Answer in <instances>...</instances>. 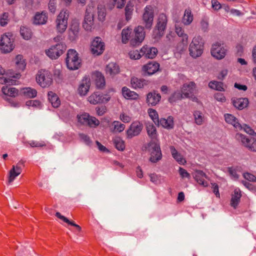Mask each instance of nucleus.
Returning a JSON list of instances; mask_svg holds the SVG:
<instances>
[{
    "instance_id": "39448f33",
    "label": "nucleus",
    "mask_w": 256,
    "mask_h": 256,
    "mask_svg": "<svg viewBox=\"0 0 256 256\" xmlns=\"http://www.w3.org/2000/svg\"><path fill=\"white\" fill-rule=\"evenodd\" d=\"M14 48V40L11 33L2 36L0 39V50L4 54L11 52Z\"/></svg>"
},
{
    "instance_id": "6e6552de",
    "label": "nucleus",
    "mask_w": 256,
    "mask_h": 256,
    "mask_svg": "<svg viewBox=\"0 0 256 256\" xmlns=\"http://www.w3.org/2000/svg\"><path fill=\"white\" fill-rule=\"evenodd\" d=\"M228 49L223 44L216 42L212 46L210 52L212 56L217 60L224 58L226 54Z\"/></svg>"
},
{
    "instance_id": "69168bd1",
    "label": "nucleus",
    "mask_w": 256,
    "mask_h": 256,
    "mask_svg": "<svg viewBox=\"0 0 256 256\" xmlns=\"http://www.w3.org/2000/svg\"><path fill=\"white\" fill-rule=\"evenodd\" d=\"M14 80L10 78H6L4 77H0V84H13Z\"/></svg>"
},
{
    "instance_id": "49530a36",
    "label": "nucleus",
    "mask_w": 256,
    "mask_h": 256,
    "mask_svg": "<svg viewBox=\"0 0 256 256\" xmlns=\"http://www.w3.org/2000/svg\"><path fill=\"white\" fill-rule=\"evenodd\" d=\"M20 33L22 37L25 40H28L32 38V32L30 29L26 26H22L20 27Z\"/></svg>"
},
{
    "instance_id": "4468645a",
    "label": "nucleus",
    "mask_w": 256,
    "mask_h": 256,
    "mask_svg": "<svg viewBox=\"0 0 256 256\" xmlns=\"http://www.w3.org/2000/svg\"><path fill=\"white\" fill-rule=\"evenodd\" d=\"M235 138L238 141L241 142L242 145L248 148L251 151H256V144L254 142V138H248L240 133H237L235 136Z\"/></svg>"
},
{
    "instance_id": "f03ea898",
    "label": "nucleus",
    "mask_w": 256,
    "mask_h": 256,
    "mask_svg": "<svg viewBox=\"0 0 256 256\" xmlns=\"http://www.w3.org/2000/svg\"><path fill=\"white\" fill-rule=\"evenodd\" d=\"M204 44V40L200 36L194 38L190 45V55L194 58L200 56L203 52Z\"/></svg>"
},
{
    "instance_id": "e433bc0d",
    "label": "nucleus",
    "mask_w": 256,
    "mask_h": 256,
    "mask_svg": "<svg viewBox=\"0 0 256 256\" xmlns=\"http://www.w3.org/2000/svg\"><path fill=\"white\" fill-rule=\"evenodd\" d=\"M134 6V1L130 0L125 8V16L127 21L130 20L132 17Z\"/></svg>"
},
{
    "instance_id": "393cba45",
    "label": "nucleus",
    "mask_w": 256,
    "mask_h": 256,
    "mask_svg": "<svg viewBox=\"0 0 256 256\" xmlns=\"http://www.w3.org/2000/svg\"><path fill=\"white\" fill-rule=\"evenodd\" d=\"M94 26L93 14L86 12L84 16V22L82 24L83 28L87 31H91Z\"/></svg>"
},
{
    "instance_id": "052dcab7",
    "label": "nucleus",
    "mask_w": 256,
    "mask_h": 256,
    "mask_svg": "<svg viewBox=\"0 0 256 256\" xmlns=\"http://www.w3.org/2000/svg\"><path fill=\"white\" fill-rule=\"evenodd\" d=\"M26 106L40 108L41 106V102L38 100H29L26 102Z\"/></svg>"
},
{
    "instance_id": "bb28decb",
    "label": "nucleus",
    "mask_w": 256,
    "mask_h": 256,
    "mask_svg": "<svg viewBox=\"0 0 256 256\" xmlns=\"http://www.w3.org/2000/svg\"><path fill=\"white\" fill-rule=\"evenodd\" d=\"M233 105L239 110H242L246 107L248 104L246 98H233L232 99Z\"/></svg>"
},
{
    "instance_id": "774afa93",
    "label": "nucleus",
    "mask_w": 256,
    "mask_h": 256,
    "mask_svg": "<svg viewBox=\"0 0 256 256\" xmlns=\"http://www.w3.org/2000/svg\"><path fill=\"white\" fill-rule=\"evenodd\" d=\"M214 97L215 99H216L217 100L220 101V102H225L226 100V98L224 96V95L222 93H220V92L216 93L214 94Z\"/></svg>"
},
{
    "instance_id": "a19ab883",
    "label": "nucleus",
    "mask_w": 256,
    "mask_h": 256,
    "mask_svg": "<svg viewBox=\"0 0 256 256\" xmlns=\"http://www.w3.org/2000/svg\"><path fill=\"white\" fill-rule=\"evenodd\" d=\"M15 62L16 68L18 70H24L26 66V62L24 59L23 56L21 54H18L16 56L15 58Z\"/></svg>"
},
{
    "instance_id": "4d7b16f0",
    "label": "nucleus",
    "mask_w": 256,
    "mask_h": 256,
    "mask_svg": "<svg viewBox=\"0 0 256 256\" xmlns=\"http://www.w3.org/2000/svg\"><path fill=\"white\" fill-rule=\"evenodd\" d=\"M24 144L27 146L28 144L32 148H38V147H42L46 146V144L44 142H36L34 140H32L30 142H24Z\"/></svg>"
},
{
    "instance_id": "58836bf2",
    "label": "nucleus",
    "mask_w": 256,
    "mask_h": 256,
    "mask_svg": "<svg viewBox=\"0 0 256 256\" xmlns=\"http://www.w3.org/2000/svg\"><path fill=\"white\" fill-rule=\"evenodd\" d=\"M170 148L172 157L180 164H184L186 162V160L182 158V156L178 152L174 146H170Z\"/></svg>"
},
{
    "instance_id": "473e14b6",
    "label": "nucleus",
    "mask_w": 256,
    "mask_h": 256,
    "mask_svg": "<svg viewBox=\"0 0 256 256\" xmlns=\"http://www.w3.org/2000/svg\"><path fill=\"white\" fill-rule=\"evenodd\" d=\"M21 94L26 98H34L37 95V91L36 89L27 87L21 90Z\"/></svg>"
},
{
    "instance_id": "37998d69",
    "label": "nucleus",
    "mask_w": 256,
    "mask_h": 256,
    "mask_svg": "<svg viewBox=\"0 0 256 256\" xmlns=\"http://www.w3.org/2000/svg\"><path fill=\"white\" fill-rule=\"evenodd\" d=\"M56 216L57 218H60L61 220H62V221H64V222L67 223L68 224L74 226L76 228V229L78 230V232L81 231L82 228H81V227L79 225L75 224L74 222H73V221H70L66 217L64 216H62L60 212H56Z\"/></svg>"
},
{
    "instance_id": "5701e85b",
    "label": "nucleus",
    "mask_w": 256,
    "mask_h": 256,
    "mask_svg": "<svg viewBox=\"0 0 256 256\" xmlns=\"http://www.w3.org/2000/svg\"><path fill=\"white\" fill-rule=\"evenodd\" d=\"M195 88V84L194 82H190L182 85L181 92L184 98H190L194 92Z\"/></svg>"
},
{
    "instance_id": "8fccbe9b",
    "label": "nucleus",
    "mask_w": 256,
    "mask_h": 256,
    "mask_svg": "<svg viewBox=\"0 0 256 256\" xmlns=\"http://www.w3.org/2000/svg\"><path fill=\"white\" fill-rule=\"evenodd\" d=\"M90 117V115L86 112H84L81 114H78L77 116L78 122L84 126L87 125V123L88 122Z\"/></svg>"
},
{
    "instance_id": "b1692460",
    "label": "nucleus",
    "mask_w": 256,
    "mask_h": 256,
    "mask_svg": "<svg viewBox=\"0 0 256 256\" xmlns=\"http://www.w3.org/2000/svg\"><path fill=\"white\" fill-rule=\"evenodd\" d=\"M160 94L153 91L148 94L146 102L148 106H156L160 102Z\"/></svg>"
},
{
    "instance_id": "680f3d73",
    "label": "nucleus",
    "mask_w": 256,
    "mask_h": 256,
    "mask_svg": "<svg viewBox=\"0 0 256 256\" xmlns=\"http://www.w3.org/2000/svg\"><path fill=\"white\" fill-rule=\"evenodd\" d=\"M56 8V0H50L48 4V8L50 11L54 14Z\"/></svg>"
},
{
    "instance_id": "412c9836",
    "label": "nucleus",
    "mask_w": 256,
    "mask_h": 256,
    "mask_svg": "<svg viewBox=\"0 0 256 256\" xmlns=\"http://www.w3.org/2000/svg\"><path fill=\"white\" fill-rule=\"evenodd\" d=\"M194 179L197 182L204 187L208 186V182L204 178H206V174L200 170H196L193 174Z\"/></svg>"
},
{
    "instance_id": "4c0bfd02",
    "label": "nucleus",
    "mask_w": 256,
    "mask_h": 256,
    "mask_svg": "<svg viewBox=\"0 0 256 256\" xmlns=\"http://www.w3.org/2000/svg\"><path fill=\"white\" fill-rule=\"evenodd\" d=\"M175 30L176 34L182 38V42L184 44H187L188 36L184 32V30L178 24H175Z\"/></svg>"
},
{
    "instance_id": "c85d7f7f",
    "label": "nucleus",
    "mask_w": 256,
    "mask_h": 256,
    "mask_svg": "<svg viewBox=\"0 0 256 256\" xmlns=\"http://www.w3.org/2000/svg\"><path fill=\"white\" fill-rule=\"evenodd\" d=\"M241 196L242 194L240 190L236 188L234 190V194L232 196L230 206L236 208L240 202Z\"/></svg>"
},
{
    "instance_id": "f3484780",
    "label": "nucleus",
    "mask_w": 256,
    "mask_h": 256,
    "mask_svg": "<svg viewBox=\"0 0 256 256\" xmlns=\"http://www.w3.org/2000/svg\"><path fill=\"white\" fill-rule=\"evenodd\" d=\"M143 128V125L139 122H132L128 129L126 131L127 136L131 138L134 136H138Z\"/></svg>"
},
{
    "instance_id": "0eeeda50",
    "label": "nucleus",
    "mask_w": 256,
    "mask_h": 256,
    "mask_svg": "<svg viewBox=\"0 0 256 256\" xmlns=\"http://www.w3.org/2000/svg\"><path fill=\"white\" fill-rule=\"evenodd\" d=\"M66 46L63 42L57 44L46 50V54L51 59H56L66 50Z\"/></svg>"
},
{
    "instance_id": "13d9d810",
    "label": "nucleus",
    "mask_w": 256,
    "mask_h": 256,
    "mask_svg": "<svg viewBox=\"0 0 256 256\" xmlns=\"http://www.w3.org/2000/svg\"><path fill=\"white\" fill-rule=\"evenodd\" d=\"M100 124V121L95 117L90 116L88 122L87 123L88 126L91 128H96Z\"/></svg>"
},
{
    "instance_id": "a878e982",
    "label": "nucleus",
    "mask_w": 256,
    "mask_h": 256,
    "mask_svg": "<svg viewBox=\"0 0 256 256\" xmlns=\"http://www.w3.org/2000/svg\"><path fill=\"white\" fill-rule=\"evenodd\" d=\"M48 20V16L46 13L42 12H36L34 16V23L36 24H44Z\"/></svg>"
},
{
    "instance_id": "2eb2a0df",
    "label": "nucleus",
    "mask_w": 256,
    "mask_h": 256,
    "mask_svg": "<svg viewBox=\"0 0 256 256\" xmlns=\"http://www.w3.org/2000/svg\"><path fill=\"white\" fill-rule=\"evenodd\" d=\"M80 22L76 19H73L68 30V37L70 40H76L79 35Z\"/></svg>"
},
{
    "instance_id": "cd10ccee",
    "label": "nucleus",
    "mask_w": 256,
    "mask_h": 256,
    "mask_svg": "<svg viewBox=\"0 0 256 256\" xmlns=\"http://www.w3.org/2000/svg\"><path fill=\"white\" fill-rule=\"evenodd\" d=\"M106 73L112 76L120 72L119 66L114 62H110L108 64L106 68Z\"/></svg>"
},
{
    "instance_id": "9d476101",
    "label": "nucleus",
    "mask_w": 256,
    "mask_h": 256,
    "mask_svg": "<svg viewBox=\"0 0 256 256\" xmlns=\"http://www.w3.org/2000/svg\"><path fill=\"white\" fill-rule=\"evenodd\" d=\"M154 17V10L151 6H146L142 15V24L146 28L150 30L152 26Z\"/></svg>"
},
{
    "instance_id": "7c9ffc66",
    "label": "nucleus",
    "mask_w": 256,
    "mask_h": 256,
    "mask_svg": "<svg viewBox=\"0 0 256 256\" xmlns=\"http://www.w3.org/2000/svg\"><path fill=\"white\" fill-rule=\"evenodd\" d=\"M96 86L98 88H102L105 86L106 82L104 76L99 72H96L94 74Z\"/></svg>"
},
{
    "instance_id": "79ce46f5",
    "label": "nucleus",
    "mask_w": 256,
    "mask_h": 256,
    "mask_svg": "<svg viewBox=\"0 0 256 256\" xmlns=\"http://www.w3.org/2000/svg\"><path fill=\"white\" fill-rule=\"evenodd\" d=\"M148 134L152 139H156L157 137L156 130L153 124L148 122L146 125Z\"/></svg>"
},
{
    "instance_id": "de8ad7c7",
    "label": "nucleus",
    "mask_w": 256,
    "mask_h": 256,
    "mask_svg": "<svg viewBox=\"0 0 256 256\" xmlns=\"http://www.w3.org/2000/svg\"><path fill=\"white\" fill-rule=\"evenodd\" d=\"M184 98L182 94L180 91H176L174 92L168 98V102L173 104L178 100H180Z\"/></svg>"
},
{
    "instance_id": "6ab92c4d",
    "label": "nucleus",
    "mask_w": 256,
    "mask_h": 256,
    "mask_svg": "<svg viewBox=\"0 0 256 256\" xmlns=\"http://www.w3.org/2000/svg\"><path fill=\"white\" fill-rule=\"evenodd\" d=\"M90 80L88 76H84L78 88V93L81 96H86L89 91Z\"/></svg>"
},
{
    "instance_id": "f8f14e48",
    "label": "nucleus",
    "mask_w": 256,
    "mask_h": 256,
    "mask_svg": "<svg viewBox=\"0 0 256 256\" xmlns=\"http://www.w3.org/2000/svg\"><path fill=\"white\" fill-rule=\"evenodd\" d=\"M134 37L130 40V43L132 46H135L140 44L145 38L144 28L141 26L136 27L134 30Z\"/></svg>"
},
{
    "instance_id": "423d86ee",
    "label": "nucleus",
    "mask_w": 256,
    "mask_h": 256,
    "mask_svg": "<svg viewBox=\"0 0 256 256\" xmlns=\"http://www.w3.org/2000/svg\"><path fill=\"white\" fill-rule=\"evenodd\" d=\"M36 80L42 87H48L52 82V75L49 71L41 70L36 74Z\"/></svg>"
},
{
    "instance_id": "0e129e2a",
    "label": "nucleus",
    "mask_w": 256,
    "mask_h": 256,
    "mask_svg": "<svg viewBox=\"0 0 256 256\" xmlns=\"http://www.w3.org/2000/svg\"><path fill=\"white\" fill-rule=\"evenodd\" d=\"M179 172L180 175L182 178H190V174L184 168L180 167L179 168Z\"/></svg>"
},
{
    "instance_id": "ddd939ff",
    "label": "nucleus",
    "mask_w": 256,
    "mask_h": 256,
    "mask_svg": "<svg viewBox=\"0 0 256 256\" xmlns=\"http://www.w3.org/2000/svg\"><path fill=\"white\" fill-rule=\"evenodd\" d=\"M104 43L100 37H96L91 42L90 50L96 56L102 54L104 50Z\"/></svg>"
},
{
    "instance_id": "a211bd4d",
    "label": "nucleus",
    "mask_w": 256,
    "mask_h": 256,
    "mask_svg": "<svg viewBox=\"0 0 256 256\" xmlns=\"http://www.w3.org/2000/svg\"><path fill=\"white\" fill-rule=\"evenodd\" d=\"M160 64L154 61H152L144 64L142 66V70L144 76H150L158 72Z\"/></svg>"
},
{
    "instance_id": "5fc2aeb1",
    "label": "nucleus",
    "mask_w": 256,
    "mask_h": 256,
    "mask_svg": "<svg viewBox=\"0 0 256 256\" xmlns=\"http://www.w3.org/2000/svg\"><path fill=\"white\" fill-rule=\"evenodd\" d=\"M194 118L195 122L198 125H202L204 119L202 114L200 111H196L194 112Z\"/></svg>"
},
{
    "instance_id": "6e6d98bb",
    "label": "nucleus",
    "mask_w": 256,
    "mask_h": 256,
    "mask_svg": "<svg viewBox=\"0 0 256 256\" xmlns=\"http://www.w3.org/2000/svg\"><path fill=\"white\" fill-rule=\"evenodd\" d=\"M9 14L5 12L0 15V26H5L9 22Z\"/></svg>"
},
{
    "instance_id": "dca6fc26",
    "label": "nucleus",
    "mask_w": 256,
    "mask_h": 256,
    "mask_svg": "<svg viewBox=\"0 0 256 256\" xmlns=\"http://www.w3.org/2000/svg\"><path fill=\"white\" fill-rule=\"evenodd\" d=\"M25 162L22 160H20L16 166H12V169L9 172L8 182L14 181L15 178L22 172V168L24 166Z\"/></svg>"
},
{
    "instance_id": "1a4fd4ad",
    "label": "nucleus",
    "mask_w": 256,
    "mask_h": 256,
    "mask_svg": "<svg viewBox=\"0 0 256 256\" xmlns=\"http://www.w3.org/2000/svg\"><path fill=\"white\" fill-rule=\"evenodd\" d=\"M149 151L150 152V160L154 163L161 160L162 154L160 144L155 142H150L149 144Z\"/></svg>"
},
{
    "instance_id": "7ed1b4c3",
    "label": "nucleus",
    "mask_w": 256,
    "mask_h": 256,
    "mask_svg": "<svg viewBox=\"0 0 256 256\" xmlns=\"http://www.w3.org/2000/svg\"><path fill=\"white\" fill-rule=\"evenodd\" d=\"M66 62L67 68L70 70H78L81 63L78 54L76 50L70 49L68 51Z\"/></svg>"
},
{
    "instance_id": "c756f323",
    "label": "nucleus",
    "mask_w": 256,
    "mask_h": 256,
    "mask_svg": "<svg viewBox=\"0 0 256 256\" xmlns=\"http://www.w3.org/2000/svg\"><path fill=\"white\" fill-rule=\"evenodd\" d=\"M132 86L133 88H142L148 84V81L144 79H140L136 77L132 78L130 80Z\"/></svg>"
},
{
    "instance_id": "09e8293b",
    "label": "nucleus",
    "mask_w": 256,
    "mask_h": 256,
    "mask_svg": "<svg viewBox=\"0 0 256 256\" xmlns=\"http://www.w3.org/2000/svg\"><path fill=\"white\" fill-rule=\"evenodd\" d=\"M113 142L118 150L123 151L125 149L124 142L120 138H116L114 139Z\"/></svg>"
},
{
    "instance_id": "c03bdc74",
    "label": "nucleus",
    "mask_w": 256,
    "mask_h": 256,
    "mask_svg": "<svg viewBox=\"0 0 256 256\" xmlns=\"http://www.w3.org/2000/svg\"><path fill=\"white\" fill-rule=\"evenodd\" d=\"M132 33V28H124L122 32V42L124 44H126L128 40L131 38V34Z\"/></svg>"
},
{
    "instance_id": "e2e57ef3",
    "label": "nucleus",
    "mask_w": 256,
    "mask_h": 256,
    "mask_svg": "<svg viewBox=\"0 0 256 256\" xmlns=\"http://www.w3.org/2000/svg\"><path fill=\"white\" fill-rule=\"evenodd\" d=\"M243 176L246 180H247L250 182H254L256 180L255 176L248 172L244 173L243 174Z\"/></svg>"
},
{
    "instance_id": "f257e3e1",
    "label": "nucleus",
    "mask_w": 256,
    "mask_h": 256,
    "mask_svg": "<svg viewBox=\"0 0 256 256\" xmlns=\"http://www.w3.org/2000/svg\"><path fill=\"white\" fill-rule=\"evenodd\" d=\"M168 18L164 14H160L158 18L156 28L153 30L152 38L158 40L164 35L167 24Z\"/></svg>"
},
{
    "instance_id": "3c124183",
    "label": "nucleus",
    "mask_w": 256,
    "mask_h": 256,
    "mask_svg": "<svg viewBox=\"0 0 256 256\" xmlns=\"http://www.w3.org/2000/svg\"><path fill=\"white\" fill-rule=\"evenodd\" d=\"M98 19L101 22H103L105 20L106 16V8L102 5H98Z\"/></svg>"
},
{
    "instance_id": "603ef678",
    "label": "nucleus",
    "mask_w": 256,
    "mask_h": 256,
    "mask_svg": "<svg viewBox=\"0 0 256 256\" xmlns=\"http://www.w3.org/2000/svg\"><path fill=\"white\" fill-rule=\"evenodd\" d=\"M148 114L150 116L152 119L155 124L159 126L160 120L158 119V115L156 111L150 108L148 110Z\"/></svg>"
},
{
    "instance_id": "4be33fe9",
    "label": "nucleus",
    "mask_w": 256,
    "mask_h": 256,
    "mask_svg": "<svg viewBox=\"0 0 256 256\" xmlns=\"http://www.w3.org/2000/svg\"><path fill=\"white\" fill-rule=\"evenodd\" d=\"M224 116L226 122L232 125L236 130H242V125L239 123L238 120L235 116L229 114H226Z\"/></svg>"
},
{
    "instance_id": "c9c22d12",
    "label": "nucleus",
    "mask_w": 256,
    "mask_h": 256,
    "mask_svg": "<svg viewBox=\"0 0 256 256\" xmlns=\"http://www.w3.org/2000/svg\"><path fill=\"white\" fill-rule=\"evenodd\" d=\"M48 99L54 108H58L60 104V100L58 96L52 92H50L48 93Z\"/></svg>"
},
{
    "instance_id": "aec40b11",
    "label": "nucleus",
    "mask_w": 256,
    "mask_h": 256,
    "mask_svg": "<svg viewBox=\"0 0 256 256\" xmlns=\"http://www.w3.org/2000/svg\"><path fill=\"white\" fill-rule=\"evenodd\" d=\"M140 52L146 58L152 59L156 56L158 51L157 48L154 47L144 46L140 49Z\"/></svg>"
},
{
    "instance_id": "72a5a7b5",
    "label": "nucleus",
    "mask_w": 256,
    "mask_h": 256,
    "mask_svg": "<svg viewBox=\"0 0 256 256\" xmlns=\"http://www.w3.org/2000/svg\"><path fill=\"white\" fill-rule=\"evenodd\" d=\"M2 93L8 96L16 97L18 95V90L15 88L4 86L2 88Z\"/></svg>"
},
{
    "instance_id": "bf43d9fd",
    "label": "nucleus",
    "mask_w": 256,
    "mask_h": 256,
    "mask_svg": "<svg viewBox=\"0 0 256 256\" xmlns=\"http://www.w3.org/2000/svg\"><path fill=\"white\" fill-rule=\"evenodd\" d=\"M129 55L132 59L134 60H138L142 56V54L140 52V51L139 52L138 50H132L129 52Z\"/></svg>"
},
{
    "instance_id": "f704fd0d",
    "label": "nucleus",
    "mask_w": 256,
    "mask_h": 256,
    "mask_svg": "<svg viewBox=\"0 0 256 256\" xmlns=\"http://www.w3.org/2000/svg\"><path fill=\"white\" fill-rule=\"evenodd\" d=\"M122 94L125 98L131 100H136L138 98V94L133 91H131L126 86H124L122 88Z\"/></svg>"
},
{
    "instance_id": "20e7f679",
    "label": "nucleus",
    "mask_w": 256,
    "mask_h": 256,
    "mask_svg": "<svg viewBox=\"0 0 256 256\" xmlns=\"http://www.w3.org/2000/svg\"><path fill=\"white\" fill-rule=\"evenodd\" d=\"M69 17V12L67 10H62L57 16L56 20V32L60 34L64 33L68 26V20Z\"/></svg>"
},
{
    "instance_id": "338daca9",
    "label": "nucleus",
    "mask_w": 256,
    "mask_h": 256,
    "mask_svg": "<svg viewBox=\"0 0 256 256\" xmlns=\"http://www.w3.org/2000/svg\"><path fill=\"white\" fill-rule=\"evenodd\" d=\"M106 108L105 106H102L96 108V114L100 116L104 115L106 113Z\"/></svg>"
},
{
    "instance_id": "a18cd8bd",
    "label": "nucleus",
    "mask_w": 256,
    "mask_h": 256,
    "mask_svg": "<svg viewBox=\"0 0 256 256\" xmlns=\"http://www.w3.org/2000/svg\"><path fill=\"white\" fill-rule=\"evenodd\" d=\"M208 86L210 88L217 90L218 91H224V84L220 82L211 81L208 84Z\"/></svg>"
},
{
    "instance_id": "864d4df0",
    "label": "nucleus",
    "mask_w": 256,
    "mask_h": 256,
    "mask_svg": "<svg viewBox=\"0 0 256 256\" xmlns=\"http://www.w3.org/2000/svg\"><path fill=\"white\" fill-rule=\"evenodd\" d=\"M112 129L113 131L118 132L123 131L125 128V125L118 121L114 122L112 124Z\"/></svg>"
},
{
    "instance_id": "9b49d317",
    "label": "nucleus",
    "mask_w": 256,
    "mask_h": 256,
    "mask_svg": "<svg viewBox=\"0 0 256 256\" xmlns=\"http://www.w3.org/2000/svg\"><path fill=\"white\" fill-rule=\"evenodd\" d=\"M110 96L108 94H103L100 92L92 93L88 98V100L92 104L106 103L110 100Z\"/></svg>"
},
{
    "instance_id": "ea45409f",
    "label": "nucleus",
    "mask_w": 256,
    "mask_h": 256,
    "mask_svg": "<svg viewBox=\"0 0 256 256\" xmlns=\"http://www.w3.org/2000/svg\"><path fill=\"white\" fill-rule=\"evenodd\" d=\"M193 14L190 8L186 9L182 18V22L184 25L190 24L193 20Z\"/></svg>"
},
{
    "instance_id": "2f4dec72",
    "label": "nucleus",
    "mask_w": 256,
    "mask_h": 256,
    "mask_svg": "<svg viewBox=\"0 0 256 256\" xmlns=\"http://www.w3.org/2000/svg\"><path fill=\"white\" fill-rule=\"evenodd\" d=\"M161 125L162 127L167 128L171 129L174 128V118L172 116H169L167 119L160 118L159 121V126Z\"/></svg>"
}]
</instances>
